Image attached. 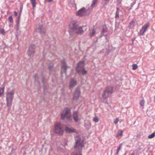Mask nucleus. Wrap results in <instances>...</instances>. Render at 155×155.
Listing matches in <instances>:
<instances>
[{
    "instance_id": "f257e3e1",
    "label": "nucleus",
    "mask_w": 155,
    "mask_h": 155,
    "mask_svg": "<svg viewBox=\"0 0 155 155\" xmlns=\"http://www.w3.org/2000/svg\"><path fill=\"white\" fill-rule=\"evenodd\" d=\"M69 32L71 35H75L78 33V23L76 21H72L69 25Z\"/></svg>"
},
{
    "instance_id": "f03ea898",
    "label": "nucleus",
    "mask_w": 155,
    "mask_h": 155,
    "mask_svg": "<svg viewBox=\"0 0 155 155\" xmlns=\"http://www.w3.org/2000/svg\"><path fill=\"white\" fill-rule=\"evenodd\" d=\"M14 91H11L6 93V101L7 106L10 107L12 105V101L14 98Z\"/></svg>"
},
{
    "instance_id": "7ed1b4c3",
    "label": "nucleus",
    "mask_w": 155,
    "mask_h": 155,
    "mask_svg": "<svg viewBox=\"0 0 155 155\" xmlns=\"http://www.w3.org/2000/svg\"><path fill=\"white\" fill-rule=\"evenodd\" d=\"M54 131L59 135H62L64 133L63 126L60 123H57L54 125Z\"/></svg>"
},
{
    "instance_id": "20e7f679",
    "label": "nucleus",
    "mask_w": 155,
    "mask_h": 155,
    "mask_svg": "<svg viewBox=\"0 0 155 155\" xmlns=\"http://www.w3.org/2000/svg\"><path fill=\"white\" fill-rule=\"evenodd\" d=\"M61 118L63 120L66 118L68 121L71 120L70 111L68 109L66 108L63 111L61 114Z\"/></svg>"
},
{
    "instance_id": "39448f33",
    "label": "nucleus",
    "mask_w": 155,
    "mask_h": 155,
    "mask_svg": "<svg viewBox=\"0 0 155 155\" xmlns=\"http://www.w3.org/2000/svg\"><path fill=\"white\" fill-rule=\"evenodd\" d=\"M150 23L147 22L141 28L140 30L138 33V35H144L145 32L147 30L148 28L150 26Z\"/></svg>"
},
{
    "instance_id": "423d86ee",
    "label": "nucleus",
    "mask_w": 155,
    "mask_h": 155,
    "mask_svg": "<svg viewBox=\"0 0 155 155\" xmlns=\"http://www.w3.org/2000/svg\"><path fill=\"white\" fill-rule=\"evenodd\" d=\"M84 67V61H81L78 63V68L79 67L82 68L81 69H79V72L83 75H85L87 73V71L85 69Z\"/></svg>"
},
{
    "instance_id": "0eeeda50",
    "label": "nucleus",
    "mask_w": 155,
    "mask_h": 155,
    "mask_svg": "<svg viewBox=\"0 0 155 155\" xmlns=\"http://www.w3.org/2000/svg\"><path fill=\"white\" fill-rule=\"evenodd\" d=\"M36 30L37 32L40 33L41 34H45V27L42 25H38L36 26Z\"/></svg>"
},
{
    "instance_id": "6e6552de",
    "label": "nucleus",
    "mask_w": 155,
    "mask_h": 155,
    "mask_svg": "<svg viewBox=\"0 0 155 155\" xmlns=\"http://www.w3.org/2000/svg\"><path fill=\"white\" fill-rule=\"evenodd\" d=\"M35 46L34 45H31L29 47L28 50V55L30 57H33L35 53Z\"/></svg>"
},
{
    "instance_id": "1a4fd4ad",
    "label": "nucleus",
    "mask_w": 155,
    "mask_h": 155,
    "mask_svg": "<svg viewBox=\"0 0 155 155\" xmlns=\"http://www.w3.org/2000/svg\"><path fill=\"white\" fill-rule=\"evenodd\" d=\"M87 14V10L84 8H83L78 11V15L81 16L86 15Z\"/></svg>"
},
{
    "instance_id": "9d476101",
    "label": "nucleus",
    "mask_w": 155,
    "mask_h": 155,
    "mask_svg": "<svg viewBox=\"0 0 155 155\" xmlns=\"http://www.w3.org/2000/svg\"><path fill=\"white\" fill-rule=\"evenodd\" d=\"M84 140L85 139L84 138H82V139L80 138V140L78 138V149L80 148H80H81V149L82 148L84 147Z\"/></svg>"
},
{
    "instance_id": "9b49d317",
    "label": "nucleus",
    "mask_w": 155,
    "mask_h": 155,
    "mask_svg": "<svg viewBox=\"0 0 155 155\" xmlns=\"http://www.w3.org/2000/svg\"><path fill=\"white\" fill-rule=\"evenodd\" d=\"M113 87L111 86H107L105 88L104 91L110 94L113 93Z\"/></svg>"
},
{
    "instance_id": "f8f14e48",
    "label": "nucleus",
    "mask_w": 155,
    "mask_h": 155,
    "mask_svg": "<svg viewBox=\"0 0 155 155\" xmlns=\"http://www.w3.org/2000/svg\"><path fill=\"white\" fill-rule=\"evenodd\" d=\"M77 84L76 81L74 79H72L71 80L69 83V87L70 89L72 88Z\"/></svg>"
},
{
    "instance_id": "ddd939ff",
    "label": "nucleus",
    "mask_w": 155,
    "mask_h": 155,
    "mask_svg": "<svg viewBox=\"0 0 155 155\" xmlns=\"http://www.w3.org/2000/svg\"><path fill=\"white\" fill-rule=\"evenodd\" d=\"M65 131L67 133H71L74 131V130L72 127H69L68 126L65 127Z\"/></svg>"
},
{
    "instance_id": "4468645a",
    "label": "nucleus",
    "mask_w": 155,
    "mask_h": 155,
    "mask_svg": "<svg viewBox=\"0 0 155 155\" xmlns=\"http://www.w3.org/2000/svg\"><path fill=\"white\" fill-rule=\"evenodd\" d=\"M110 94L104 91L102 94V97L104 99H106L109 96Z\"/></svg>"
},
{
    "instance_id": "2eb2a0df",
    "label": "nucleus",
    "mask_w": 155,
    "mask_h": 155,
    "mask_svg": "<svg viewBox=\"0 0 155 155\" xmlns=\"http://www.w3.org/2000/svg\"><path fill=\"white\" fill-rule=\"evenodd\" d=\"M96 30L94 28L92 30H90L89 34V36L92 38L93 37L96 33Z\"/></svg>"
},
{
    "instance_id": "dca6fc26",
    "label": "nucleus",
    "mask_w": 155,
    "mask_h": 155,
    "mask_svg": "<svg viewBox=\"0 0 155 155\" xmlns=\"http://www.w3.org/2000/svg\"><path fill=\"white\" fill-rule=\"evenodd\" d=\"M78 99V91L76 90L74 92L73 97L74 101H77Z\"/></svg>"
},
{
    "instance_id": "f3484780",
    "label": "nucleus",
    "mask_w": 155,
    "mask_h": 155,
    "mask_svg": "<svg viewBox=\"0 0 155 155\" xmlns=\"http://www.w3.org/2000/svg\"><path fill=\"white\" fill-rule=\"evenodd\" d=\"M84 126L87 130L89 129L91 126V124L90 122L87 121V122L85 123Z\"/></svg>"
},
{
    "instance_id": "a211bd4d",
    "label": "nucleus",
    "mask_w": 155,
    "mask_h": 155,
    "mask_svg": "<svg viewBox=\"0 0 155 155\" xmlns=\"http://www.w3.org/2000/svg\"><path fill=\"white\" fill-rule=\"evenodd\" d=\"M123 132L121 130H119L118 131L117 134L116 135V137H117L119 136H122L123 135Z\"/></svg>"
},
{
    "instance_id": "6ab92c4d",
    "label": "nucleus",
    "mask_w": 155,
    "mask_h": 155,
    "mask_svg": "<svg viewBox=\"0 0 155 155\" xmlns=\"http://www.w3.org/2000/svg\"><path fill=\"white\" fill-rule=\"evenodd\" d=\"M74 119L76 122H78V113L77 112H74L73 114Z\"/></svg>"
},
{
    "instance_id": "aec40b11",
    "label": "nucleus",
    "mask_w": 155,
    "mask_h": 155,
    "mask_svg": "<svg viewBox=\"0 0 155 155\" xmlns=\"http://www.w3.org/2000/svg\"><path fill=\"white\" fill-rule=\"evenodd\" d=\"M84 32L82 27H78V34L81 35Z\"/></svg>"
},
{
    "instance_id": "412c9836",
    "label": "nucleus",
    "mask_w": 155,
    "mask_h": 155,
    "mask_svg": "<svg viewBox=\"0 0 155 155\" xmlns=\"http://www.w3.org/2000/svg\"><path fill=\"white\" fill-rule=\"evenodd\" d=\"M110 1V0H103V1L101 3L103 6L105 7V6Z\"/></svg>"
},
{
    "instance_id": "4be33fe9",
    "label": "nucleus",
    "mask_w": 155,
    "mask_h": 155,
    "mask_svg": "<svg viewBox=\"0 0 155 155\" xmlns=\"http://www.w3.org/2000/svg\"><path fill=\"white\" fill-rule=\"evenodd\" d=\"M30 1L32 5L33 8H35L36 4V0H30Z\"/></svg>"
},
{
    "instance_id": "5701e85b",
    "label": "nucleus",
    "mask_w": 155,
    "mask_h": 155,
    "mask_svg": "<svg viewBox=\"0 0 155 155\" xmlns=\"http://www.w3.org/2000/svg\"><path fill=\"white\" fill-rule=\"evenodd\" d=\"M98 0H93L92 3L91 5V6L93 8L94 7L95 5L97 3Z\"/></svg>"
},
{
    "instance_id": "b1692460",
    "label": "nucleus",
    "mask_w": 155,
    "mask_h": 155,
    "mask_svg": "<svg viewBox=\"0 0 155 155\" xmlns=\"http://www.w3.org/2000/svg\"><path fill=\"white\" fill-rule=\"evenodd\" d=\"M62 68H64V70H66L67 69V67L66 64L65 63V62L64 61V62L62 61V66H61Z\"/></svg>"
},
{
    "instance_id": "393cba45",
    "label": "nucleus",
    "mask_w": 155,
    "mask_h": 155,
    "mask_svg": "<svg viewBox=\"0 0 155 155\" xmlns=\"http://www.w3.org/2000/svg\"><path fill=\"white\" fill-rule=\"evenodd\" d=\"M5 87L0 88V97L2 96L4 91Z\"/></svg>"
},
{
    "instance_id": "a878e982",
    "label": "nucleus",
    "mask_w": 155,
    "mask_h": 155,
    "mask_svg": "<svg viewBox=\"0 0 155 155\" xmlns=\"http://www.w3.org/2000/svg\"><path fill=\"white\" fill-rule=\"evenodd\" d=\"M140 104L143 108L144 104V101L143 98L142 100L140 101Z\"/></svg>"
},
{
    "instance_id": "bb28decb",
    "label": "nucleus",
    "mask_w": 155,
    "mask_h": 155,
    "mask_svg": "<svg viewBox=\"0 0 155 155\" xmlns=\"http://www.w3.org/2000/svg\"><path fill=\"white\" fill-rule=\"evenodd\" d=\"M132 66V69L133 70H136L138 68V66L136 64H133Z\"/></svg>"
},
{
    "instance_id": "cd10ccee",
    "label": "nucleus",
    "mask_w": 155,
    "mask_h": 155,
    "mask_svg": "<svg viewBox=\"0 0 155 155\" xmlns=\"http://www.w3.org/2000/svg\"><path fill=\"white\" fill-rule=\"evenodd\" d=\"M122 143L120 144L117 149V152L116 153V155H117L119 153V151L120 150L121 148V145H122Z\"/></svg>"
},
{
    "instance_id": "c85d7f7f",
    "label": "nucleus",
    "mask_w": 155,
    "mask_h": 155,
    "mask_svg": "<svg viewBox=\"0 0 155 155\" xmlns=\"http://www.w3.org/2000/svg\"><path fill=\"white\" fill-rule=\"evenodd\" d=\"M155 136V134L154 133H153L152 134H151L149 135L148 137V138L149 139H152Z\"/></svg>"
},
{
    "instance_id": "c756f323",
    "label": "nucleus",
    "mask_w": 155,
    "mask_h": 155,
    "mask_svg": "<svg viewBox=\"0 0 155 155\" xmlns=\"http://www.w3.org/2000/svg\"><path fill=\"white\" fill-rule=\"evenodd\" d=\"M115 18L117 19H119V12L116 11V14L115 16Z\"/></svg>"
},
{
    "instance_id": "7c9ffc66",
    "label": "nucleus",
    "mask_w": 155,
    "mask_h": 155,
    "mask_svg": "<svg viewBox=\"0 0 155 155\" xmlns=\"http://www.w3.org/2000/svg\"><path fill=\"white\" fill-rule=\"evenodd\" d=\"M8 19L10 23L13 22V20L12 16H9L8 18Z\"/></svg>"
},
{
    "instance_id": "2f4dec72",
    "label": "nucleus",
    "mask_w": 155,
    "mask_h": 155,
    "mask_svg": "<svg viewBox=\"0 0 155 155\" xmlns=\"http://www.w3.org/2000/svg\"><path fill=\"white\" fill-rule=\"evenodd\" d=\"M93 120L95 123H97L99 121V119L97 117H95L94 118Z\"/></svg>"
},
{
    "instance_id": "473e14b6",
    "label": "nucleus",
    "mask_w": 155,
    "mask_h": 155,
    "mask_svg": "<svg viewBox=\"0 0 155 155\" xmlns=\"http://www.w3.org/2000/svg\"><path fill=\"white\" fill-rule=\"evenodd\" d=\"M23 6L22 5H21V6H20V14H19L20 15L21 14L22 10H23Z\"/></svg>"
},
{
    "instance_id": "72a5a7b5",
    "label": "nucleus",
    "mask_w": 155,
    "mask_h": 155,
    "mask_svg": "<svg viewBox=\"0 0 155 155\" xmlns=\"http://www.w3.org/2000/svg\"><path fill=\"white\" fill-rule=\"evenodd\" d=\"M53 67V64L52 63L49 64L48 66V68L50 70H51L52 69V68Z\"/></svg>"
},
{
    "instance_id": "f704fd0d",
    "label": "nucleus",
    "mask_w": 155,
    "mask_h": 155,
    "mask_svg": "<svg viewBox=\"0 0 155 155\" xmlns=\"http://www.w3.org/2000/svg\"><path fill=\"white\" fill-rule=\"evenodd\" d=\"M119 121V119L118 118H116L114 120V123L116 124H117Z\"/></svg>"
},
{
    "instance_id": "c9c22d12",
    "label": "nucleus",
    "mask_w": 155,
    "mask_h": 155,
    "mask_svg": "<svg viewBox=\"0 0 155 155\" xmlns=\"http://www.w3.org/2000/svg\"><path fill=\"white\" fill-rule=\"evenodd\" d=\"M0 33L2 34H4L5 33V30L3 29H2L0 31Z\"/></svg>"
},
{
    "instance_id": "e433bc0d",
    "label": "nucleus",
    "mask_w": 155,
    "mask_h": 155,
    "mask_svg": "<svg viewBox=\"0 0 155 155\" xmlns=\"http://www.w3.org/2000/svg\"><path fill=\"white\" fill-rule=\"evenodd\" d=\"M78 144V140H76V144L74 146L75 148H76L77 147V145Z\"/></svg>"
},
{
    "instance_id": "4c0bfd02",
    "label": "nucleus",
    "mask_w": 155,
    "mask_h": 155,
    "mask_svg": "<svg viewBox=\"0 0 155 155\" xmlns=\"http://www.w3.org/2000/svg\"><path fill=\"white\" fill-rule=\"evenodd\" d=\"M14 15L15 16H17L18 15V13L16 11H15L14 12Z\"/></svg>"
},
{
    "instance_id": "58836bf2",
    "label": "nucleus",
    "mask_w": 155,
    "mask_h": 155,
    "mask_svg": "<svg viewBox=\"0 0 155 155\" xmlns=\"http://www.w3.org/2000/svg\"><path fill=\"white\" fill-rule=\"evenodd\" d=\"M76 4H74V8H75V9L76 10H77V6H76Z\"/></svg>"
},
{
    "instance_id": "ea45409f",
    "label": "nucleus",
    "mask_w": 155,
    "mask_h": 155,
    "mask_svg": "<svg viewBox=\"0 0 155 155\" xmlns=\"http://www.w3.org/2000/svg\"><path fill=\"white\" fill-rule=\"evenodd\" d=\"M120 11V9L118 8H117V11H116L119 12Z\"/></svg>"
},
{
    "instance_id": "a19ab883",
    "label": "nucleus",
    "mask_w": 155,
    "mask_h": 155,
    "mask_svg": "<svg viewBox=\"0 0 155 155\" xmlns=\"http://www.w3.org/2000/svg\"><path fill=\"white\" fill-rule=\"evenodd\" d=\"M72 154L73 155H77V154H76V153H75V152L73 153Z\"/></svg>"
},
{
    "instance_id": "79ce46f5",
    "label": "nucleus",
    "mask_w": 155,
    "mask_h": 155,
    "mask_svg": "<svg viewBox=\"0 0 155 155\" xmlns=\"http://www.w3.org/2000/svg\"><path fill=\"white\" fill-rule=\"evenodd\" d=\"M76 70L77 71H78V66H76Z\"/></svg>"
},
{
    "instance_id": "37998d69",
    "label": "nucleus",
    "mask_w": 155,
    "mask_h": 155,
    "mask_svg": "<svg viewBox=\"0 0 155 155\" xmlns=\"http://www.w3.org/2000/svg\"><path fill=\"white\" fill-rule=\"evenodd\" d=\"M130 155H134V153H132Z\"/></svg>"
},
{
    "instance_id": "c03bdc74",
    "label": "nucleus",
    "mask_w": 155,
    "mask_h": 155,
    "mask_svg": "<svg viewBox=\"0 0 155 155\" xmlns=\"http://www.w3.org/2000/svg\"><path fill=\"white\" fill-rule=\"evenodd\" d=\"M49 2H51L52 0H47Z\"/></svg>"
},
{
    "instance_id": "a18cd8bd",
    "label": "nucleus",
    "mask_w": 155,
    "mask_h": 155,
    "mask_svg": "<svg viewBox=\"0 0 155 155\" xmlns=\"http://www.w3.org/2000/svg\"><path fill=\"white\" fill-rule=\"evenodd\" d=\"M78 155H82L81 153H79V154L78 153Z\"/></svg>"
},
{
    "instance_id": "49530a36",
    "label": "nucleus",
    "mask_w": 155,
    "mask_h": 155,
    "mask_svg": "<svg viewBox=\"0 0 155 155\" xmlns=\"http://www.w3.org/2000/svg\"><path fill=\"white\" fill-rule=\"evenodd\" d=\"M76 14L77 15H78V12H77L76 13Z\"/></svg>"
},
{
    "instance_id": "de8ad7c7",
    "label": "nucleus",
    "mask_w": 155,
    "mask_h": 155,
    "mask_svg": "<svg viewBox=\"0 0 155 155\" xmlns=\"http://www.w3.org/2000/svg\"><path fill=\"white\" fill-rule=\"evenodd\" d=\"M102 33L101 34V36H103L104 35H102Z\"/></svg>"
},
{
    "instance_id": "09e8293b",
    "label": "nucleus",
    "mask_w": 155,
    "mask_h": 155,
    "mask_svg": "<svg viewBox=\"0 0 155 155\" xmlns=\"http://www.w3.org/2000/svg\"><path fill=\"white\" fill-rule=\"evenodd\" d=\"M154 99H155V96L154 97Z\"/></svg>"
},
{
    "instance_id": "8fccbe9b",
    "label": "nucleus",
    "mask_w": 155,
    "mask_h": 155,
    "mask_svg": "<svg viewBox=\"0 0 155 155\" xmlns=\"http://www.w3.org/2000/svg\"><path fill=\"white\" fill-rule=\"evenodd\" d=\"M153 133L155 134V131L153 132Z\"/></svg>"
},
{
    "instance_id": "3c124183",
    "label": "nucleus",
    "mask_w": 155,
    "mask_h": 155,
    "mask_svg": "<svg viewBox=\"0 0 155 155\" xmlns=\"http://www.w3.org/2000/svg\"><path fill=\"white\" fill-rule=\"evenodd\" d=\"M103 31H104V30H103L102 31V33L103 32Z\"/></svg>"
}]
</instances>
